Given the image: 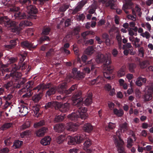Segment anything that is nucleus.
Returning <instances> with one entry per match:
<instances>
[{
	"instance_id": "obj_1",
	"label": "nucleus",
	"mask_w": 153,
	"mask_h": 153,
	"mask_svg": "<svg viewBox=\"0 0 153 153\" xmlns=\"http://www.w3.org/2000/svg\"><path fill=\"white\" fill-rule=\"evenodd\" d=\"M0 24L3 26L11 28L12 32L19 34L21 29V27L31 26L32 24L27 20H24L21 22L19 27L15 22L10 20L7 16H3L0 17Z\"/></svg>"
},
{
	"instance_id": "obj_2",
	"label": "nucleus",
	"mask_w": 153,
	"mask_h": 153,
	"mask_svg": "<svg viewBox=\"0 0 153 153\" xmlns=\"http://www.w3.org/2000/svg\"><path fill=\"white\" fill-rule=\"evenodd\" d=\"M82 93L81 91L76 92L72 96L73 104L76 105L77 108L76 113L82 120H85L88 117L87 113V109L86 108L82 106L83 103V99L82 97Z\"/></svg>"
},
{
	"instance_id": "obj_3",
	"label": "nucleus",
	"mask_w": 153,
	"mask_h": 153,
	"mask_svg": "<svg viewBox=\"0 0 153 153\" xmlns=\"http://www.w3.org/2000/svg\"><path fill=\"white\" fill-rule=\"evenodd\" d=\"M85 137L82 135H77L74 137L68 136L67 138L68 143L69 145H74L76 143L79 144L84 140L85 142L83 143V149L84 150L88 149V148L90 147L92 145L91 141L89 139H85Z\"/></svg>"
},
{
	"instance_id": "obj_4",
	"label": "nucleus",
	"mask_w": 153,
	"mask_h": 153,
	"mask_svg": "<svg viewBox=\"0 0 153 153\" xmlns=\"http://www.w3.org/2000/svg\"><path fill=\"white\" fill-rule=\"evenodd\" d=\"M31 2L30 0H23L22 4L28 14V17L30 19H36L38 10L36 6L30 4Z\"/></svg>"
},
{
	"instance_id": "obj_5",
	"label": "nucleus",
	"mask_w": 153,
	"mask_h": 153,
	"mask_svg": "<svg viewBox=\"0 0 153 153\" xmlns=\"http://www.w3.org/2000/svg\"><path fill=\"white\" fill-rule=\"evenodd\" d=\"M47 89H48V90L46 92V95L50 96L55 93L56 91L57 87L53 85L51 83L49 82L46 84L40 83L37 85L34 88L35 90H36L37 91L39 90L43 91Z\"/></svg>"
},
{
	"instance_id": "obj_6",
	"label": "nucleus",
	"mask_w": 153,
	"mask_h": 153,
	"mask_svg": "<svg viewBox=\"0 0 153 153\" xmlns=\"http://www.w3.org/2000/svg\"><path fill=\"white\" fill-rule=\"evenodd\" d=\"M123 133L119 130V129L116 132V135H114L113 138L116 147L117 149L118 153H126L123 147L124 142L120 137L121 134Z\"/></svg>"
},
{
	"instance_id": "obj_7",
	"label": "nucleus",
	"mask_w": 153,
	"mask_h": 153,
	"mask_svg": "<svg viewBox=\"0 0 153 153\" xmlns=\"http://www.w3.org/2000/svg\"><path fill=\"white\" fill-rule=\"evenodd\" d=\"M67 83H64L60 84L58 88L57 87L56 91L61 94H65L66 95H69L71 94L72 91L77 88V84L73 85L68 90H66L67 88Z\"/></svg>"
},
{
	"instance_id": "obj_8",
	"label": "nucleus",
	"mask_w": 153,
	"mask_h": 153,
	"mask_svg": "<svg viewBox=\"0 0 153 153\" xmlns=\"http://www.w3.org/2000/svg\"><path fill=\"white\" fill-rule=\"evenodd\" d=\"M96 61L98 63H103L105 66H108L110 63V61L106 56L102 54H99L96 56Z\"/></svg>"
},
{
	"instance_id": "obj_9",
	"label": "nucleus",
	"mask_w": 153,
	"mask_h": 153,
	"mask_svg": "<svg viewBox=\"0 0 153 153\" xmlns=\"http://www.w3.org/2000/svg\"><path fill=\"white\" fill-rule=\"evenodd\" d=\"M88 59V57L86 55H83L81 57V59L82 62L84 63L91 66V70L93 71L95 68V64L94 60L92 59L86 62V60Z\"/></svg>"
},
{
	"instance_id": "obj_10",
	"label": "nucleus",
	"mask_w": 153,
	"mask_h": 153,
	"mask_svg": "<svg viewBox=\"0 0 153 153\" xmlns=\"http://www.w3.org/2000/svg\"><path fill=\"white\" fill-rule=\"evenodd\" d=\"M73 77L74 78L80 79L85 77V74L82 72L77 71L76 68H74L72 70Z\"/></svg>"
},
{
	"instance_id": "obj_11",
	"label": "nucleus",
	"mask_w": 153,
	"mask_h": 153,
	"mask_svg": "<svg viewBox=\"0 0 153 153\" xmlns=\"http://www.w3.org/2000/svg\"><path fill=\"white\" fill-rule=\"evenodd\" d=\"M59 106L58 105L57 106V109H59L60 111L63 113L68 112L69 109V105L68 103H65L64 104L59 102Z\"/></svg>"
},
{
	"instance_id": "obj_12",
	"label": "nucleus",
	"mask_w": 153,
	"mask_h": 153,
	"mask_svg": "<svg viewBox=\"0 0 153 153\" xmlns=\"http://www.w3.org/2000/svg\"><path fill=\"white\" fill-rule=\"evenodd\" d=\"M58 104L59 106V102L56 101H52L46 103L45 108L46 109L50 110L51 109L54 108L55 109H57V106Z\"/></svg>"
},
{
	"instance_id": "obj_13",
	"label": "nucleus",
	"mask_w": 153,
	"mask_h": 153,
	"mask_svg": "<svg viewBox=\"0 0 153 153\" xmlns=\"http://www.w3.org/2000/svg\"><path fill=\"white\" fill-rule=\"evenodd\" d=\"M35 88H33V90L35 91V92H39V93L34 95L32 97V100L35 102H39L41 99L42 97L43 96V91H42L41 90H39L37 91L36 90H35Z\"/></svg>"
},
{
	"instance_id": "obj_14",
	"label": "nucleus",
	"mask_w": 153,
	"mask_h": 153,
	"mask_svg": "<svg viewBox=\"0 0 153 153\" xmlns=\"http://www.w3.org/2000/svg\"><path fill=\"white\" fill-rule=\"evenodd\" d=\"M21 45L23 48L28 49H35L37 46V45H33V44L27 40L22 42L21 43Z\"/></svg>"
},
{
	"instance_id": "obj_15",
	"label": "nucleus",
	"mask_w": 153,
	"mask_h": 153,
	"mask_svg": "<svg viewBox=\"0 0 153 153\" xmlns=\"http://www.w3.org/2000/svg\"><path fill=\"white\" fill-rule=\"evenodd\" d=\"M16 18L18 19H25L28 17L26 13L22 11H16L14 14Z\"/></svg>"
},
{
	"instance_id": "obj_16",
	"label": "nucleus",
	"mask_w": 153,
	"mask_h": 153,
	"mask_svg": "<svg viewBox=\"0 0 153 153\" xmlns=\"http://www.w3.org/2000/svg\"><path fill=\"white\" fill-rule=\"evenodd\" d=\"M26 67L25 64L24 62L23 64L22 63H19L18 65H17L16 64H14L13 65L12 68L13 70L14 71H16L21 68L22 71H23L25 70Z\"/></svg>"
},
{
	"instance_id": "obj_17",
	"label": "nucleus",
	"mask_w": 153,
	"mask_h": 153,
	"mask_svg": "<svg viewBox=\"0 0 153 153\" xmlns=\"http://www.w3.org/2000/svg\"><path fill=\"white\" fill-rule=\"evenodd\" d=\"M117 0H108L105 3V7H109L111 10H114L117 7L115 2Z\"/></svg>"
},
{
	"instance_id": "obj_18",
	"label": "nucleus",
	"mask_w": 153,
	"mask_h": 153,
	"mask_svg": "<svg viewBox=\"0 0 153 153\" xmlns=\"http://www.w3.org/2000/svg\"><path fill=\"white\" fill-rule=\"evenodd\" d=\"M78 127V124L70 122L67 124L66 128L68 131H75L77 130Z\"/></svg>"
},
{
	"instance_id": "obj_19",
	"label": "nucleus",
	"mask_w": 153,
	"mask_h": 153,
	"mask_svg": "<svg viewBox=\"0 0 153 153\" xmlns=\"http://www.w3.org/2000/svg\"><path fill=\"white\" fill-rule=\"evenodd\" d=\"M34 84V82L32 81H29L26 84L23 86V87L21 90L20 91L22 92L28 91V89L31 88Z\"/></svg>"
},
{
	"instance_id": "obj_20",
	"label": "nucleus",
	"mask_w": 153,
	"mask_h": 153,
	"mask_svg": "<svg viewBox=\"0 0 153 153\" xmlns=\"http://www.w3.org/2000/svg\"><path fill=\"white\" fill-rule=\"evenodd\" d=\"M13 97V95L11 94L4 96L3 97V99L6 100L5 103L4 105L5 108H7L8 106L10 105V102H9L8 101H10Z\"/></svg>"
},
{
	"instance_id": "obj_21",
	"label": "nucleus",
	"mask_w": 153,
	"mask_h": 153,
	"mask_svg": "<svg viewBox=\"0 0 153 153\" xmlns=\"http://www.w3.org/2000/svg\"><path fill=\"white\" fill-rule=\"evenodd\" d=\"M133 5V3L131 2H129L126 3L125 4H124L123 7V9L125 13L128 14L129 12L127 10L128 9H132V6Z\"/></svg>"
},
{
	"instance_id": "obj_22",
	"label": "nucleus",
	"mask_w": 153,
	"mask_h": 153,
	"mask_svg": "<svg viewBox=\"0 0 153 153\" xmlns=\"http://www.w3.org/2000/svg\"><path fill=\"white\" fill-rule=\"evenodd\" d=\"M68 117L69 119L74 121L78 120L80 119L78 113L76 112H72L71 114H69Z\"/></svg>"
},
{
	"instance_id": "obj_23",
	"label": "nucleus",
	"mask_w": 153,
	"mask_h": 153,
	"mask_svg": "<svg viewBox=\"0 0 153 153\" xmlns=\"http://www.w3.org/2000/svg\"><path fill=\"white\" fill-rule=\"evenodd\" d=\"M27 79L25 78H21L18 80L17 83L14 85V87L16 88H19L23 85L26 82Z\"/></svg>"
},
{
	"instance_id": "obj_24",
	"label": "nucleus",
	"mask_w": 153,
	"mask_h": 153,
	"mask_svg": "<svg viewBox=\"0 0 153 153\" xmlns=\"http://www.w3.org/2000/svg\"><path fill=\"white\" fill-rule=\"evenodd\" d=\"M47 128L45 127H43L36 132V136L38 137H42L43 136L45 133L46 132Z\"/></svg>"
},
{
	"instance_id": "obj_25",
	"label": "nucleus",
	"mask_w": 153,
	"mask_h": 153,
	"mask_svg": "<svg viewBox=\"0 0 153 153\" xmlns=\"http://www.w3.org/2000/svg\"><path fill=\"white\" fill-rule=\"evenodd\" d=\"M54 129L56 132L61 133L64 131L65 128L63 124H58L54 126Z\"/></svg>"
},
{
	"instance_id": "obj_26",
	"label": "nucleus",
	"mask_w": 153,
	"mask_h": 153,
	"mask_svg": "<svg viewBox=\"0 0 153 153\" xmlns=\"http://www.w3.org/2000/svg\"><path fill=\"white\" fill-rule=\"evenodd\" d=\"M119 129L123 133L125 132L128 129V125L126 122L121 123L119 125Z\"/></svg>"
},
{
	"instance_id": "obj_27",
	"label": "nucleus",
	"mask_w": 153,
	"mask_h": 153,
	"mask_svg": "<svg viewBox=\"0 0 153 153\" xmlns=\"http://www.w3.org/2000/svg\"><path fill=\"white\" fill-rule=\"evenodd\" d=\"M93 126L90 123H85L83 127V130L85 132H90L93 129Z\"/></svg>"
},
{
	"instance_id": "obj_28",
	"label": "nucleus",
	"mask_w": 153,
	"mask_h": 153,
	"mask_svg": "<svg viewBox=\"0 0 153 153\" xmlns=\"http://www.w3.org/2000/svg\"><path fill=\"white\" fill-rule=\"evenodd\" d=\"M19 112L21 113V115L22 116H25L28 112L27 107L23 105H22L19 110Z\"/></svg>"
},
{
	"instance_id": "obj_29",
	"label": "nucleus",
	"mask_w": 153,
	"mask_h": 153,
	"mask_svg": "<svg viewBox=\"0 0 153 153\" xmlns=\"http://www.w3.org/2000/svg\"><path fill=\"white\" fill-rule=\"evenodd\" d=\"M140 11L141 9L137 4L136 5L134 8L132 9V13L134 16H135V17L136 16V12L138 13V15L139 16H141L142 13L140 12Z\"/></svg>"
},
{
	"instance_id": "obj_30",
	"label": "nucleus",
	"mask_w": 153,
	"mask_h": 153,
	"mask_svg": "<svg viewBox=\"0 0 153 153\" xmlns=\"http://www.w3.org/2000/svg\"><path fill=\"white\" fill-rule=\"evenodd\" d=\"M102 39L105 40V42L107 45H110V37L108 33H103L102 36Z\"/></svg>"
},
{
	"instance_id": "obj_31",
	"label": "nucleus",
	"mask_w": 153,
	"mask_h": 153,
	"mask_svg": "<svg viewBox=\"0 0 153 153\" xmlns=\"http://www.w3.org/2000/svg\"><path fill=\"white\" fill-rule=\"evenodd\" d=\"M146 79L145 77L140 76L138 77L137 80L136 82V84L138 86H140L142 85L143 83H145L146 82Z\"/></svg>"
},
{
	"instance_id": "obj_32",
	"label": "nucleus",
	"mask_w": 153,
	"mask_h": 153,
	"mask_svg": "<svg viewBox=\"0 0 153 153\" xmlns=\"http://www.w3.org/2000/svg\"><path fill=\"white\" fill-rule=\"evenodd\" d=\"M107 70L106 72L103 73V75L105 78L108 79H111L110 75L113 71V68H109L108 66Z\"/></svg>"
},
{
	"instance_id": "obj_33",
	"label": "nucleus",
	"mask_w": 153,
	"mask_h": 153,
	"mask_svg": "<svg viewBox=\"0 0 153 153\" xmlns=\"http://www.w3.org/2000/svg\"><path fill=\"white\" fill-rule=\"evenodd\" d=\"M12 71L13 72V73L11 74V75L12 77L16 80H18L21 78L22 74L20 72H16V71H14L13 70L12 68Z\"/></svg>"
},
{
	"instance_id": "obj_34",
	"label": "nucleus",
	"mask_w": 153,
	"mask_h": 153,
	"mask_svg": "<svg viewBox=\"0 0 153 153\" xmlns=\"http://www.w3.org/2000/svg\"><path fill=\"white\" fill-rule=\"evenodd\" d=\"M51 140V138L50 137H45L41 140L40 143L43 145L46 146L50 144Z\"/></svg>"
},
{
	"instance_id": "obj_35",
	"label": "nucleus",
	"mask_w": 153,
	"mask_h": 153,
	"mask_svg": "<svg viewBox=\"0 0 153 153\" xmlns=\"http://www.w3.org/2000/svg\"><path fill=\"white\" fill-rule=\"evenodd\" d=\"M40 108V105H36L33 108V111L35 117H38L41 115V114L39 112Z\"/></svg>"
},
{
	"instance_id": "obj_36",
	"label": "nucleus",
	"mask_w": 153,
	"mask_h": 153,
	"mask_svg": "<svg viewBox=\"0 0 153 153\" xmlns=\"http://www.w3.org/2000/svg\"><path fill=\"white\" fill-rule=\"evenodd\" d=\"M92 95L89 94L84 101V104L87 106H89L92 103Z\"/></svg>"
},
{
	"instance_id": "obj_37",
	"label": "nucleus",
	"mask_w": 153,
	"mask_h": 153,
	"mask_svg": "<svg viewBox=\"0 0 153 153\" xmlns=\"http://www.w3.org/2000/svg\"><path fill=\"white\" fill-rule=\"evenodd\" d=\"M126 67L125 65L123 66L117 72V76L119 77L124 76L126 74Z\"/></svg>"
},
{
	"instance_id": "obj_38",
	"label": "nucleus",
	"mask_w": 153,
	"mask_h": 153,
	"mask_svg": "<svg viewBox=\"0 0 153 153\" xmlns=\"http://www.w3.org/2000/svg\"><path fill=\"white\" fill-rule=\"evenodd\" d=\"M23 142L19 140H15L13 145V147L15 149H19L22 145Z\"/></svg>"
},
{
	"instance_id": "obj_39",
	"label": "nucleus",
	"mask_w": 153,
	"mask_h": 153,
	"mask_svg": "<svg viewBox=\"0 0 153 153\" xmlns=\"http://www.w3.org/2000/svg\"><path fill=\"white\" fill-rule=\"evenodd\" d=\"M113 112L114 114L119 117H121L124 114L123 111L122 109L118 110L117 108H114Z\"/></svg>"
},
{
	"instance_id": "obj_40",
	"label": "nucleus",
	"mask_w": 153,
	"mask_h": 153,
	"mask_svg": "<svg viewBox=\"0 0 153 153\" xmlns=\"http://www.w3.org/2000/svg\"><path fill=\"white\" fill-rule=\"evenodd\" d=\"M42 36L39 39V44L43 43L45 41H49L50 40L49 37L47 36L42 35Z\"/></svg>"
},
{
	"instance_id": "obj_41",
	"label": "nucleus",
	"mask_w": 153,
	"mask_h": 153,
	"mask_svg": "<svg viewBox=\"0 0 153 153\" xmlns=\"http://www.w3.org/2000/svg\"><path fill=\"white\" fill-rule=\"evenodd\" d=\"M13 126V123H5L2 125L1 127V130H6Z\"/></svg>"
},
{
	"instance_id": "obj_42",
	"label": "nucleus",
	"mask_w": 153,
	"mask_h": 153,
	"mask_svg": "<svg viewBox=\"0 0 153 153\" xmlns=\"http://www.w3.org/2000/svg\"><path fill=\"white\" fill-rule=\"evenodd\" d=\"M115 123L109 122L108 125V126L105 127V130L107 131H109L110 130H112L114 128L116 127Z\"/></svg>"
},
{
	"instance_id": "obj_43",
	"label": "nucleus",
	"mask_w": 153,
	"mask_h": 153,
	"mask_svg": "<svg viewBox=\"0 0 153 153\" xmlns=\"http://www.w3.org/2000/svg\"><path fill=\"white\" fill-rule=\"evenodd\" d=\"M51 30L50 28L48 27H44L43 28L42 35L47 36L48 35Z\"/></svg>"
},
{
	"instance_id": "obj_44",
	"label": "nucleus",
	"mask_w": 153,
	"mask_h": 153,
	"mask_svg": "<svg viewBox=\"0 0 153 153\" xmlns=\"http://www.w3.org/2000/svg\"><path fill=\"white\" fill-rule=\"evenodd\" d=\"M45 124V121L44 120H40L39 122L35 123L34 125V126L35 128H37L44 126Z\"/></svg>"
},
{
	"instance_id": "obj_45",
	"label": "nucleus",
	"mask_w": 153,
	"mask_h": 153,
	"mask_svg": "<svg viewBox=\"0 0 153 153\" xmlns=\"http://www.w3.org/2000/svg\"><path fill=\"white\" fill-rule=\"evenodd\" d=\"M66 139L65 136L64 135H61L58 137L56 141L58 143L60 144L62 143Z\"/></svg>"
},
{
	"instance_id": "obj_46",
	"label": "nucleus",
	"mask_w": 153,
	"mask_h": 153,
	"mask_svg": "<svg viewBox=\"0 0 153 153\" xmlns=\"http://www.w3.org/2000/svg\"><path fill=\"white\" fill-rule=\"evenodd\" d=\"M64 119V116L62 115H56L54 118V121L56 122L62 121Z\"/></svg>"
},
{
	"instance_id": "obj_47",
	"label": "nucleus",
	"mask_w": 153,
	"mask_h": 153,
	"mask_svg": "<svg viewBox=\"0 0 153 153\" xmlns=\"http://www.w3.org/2000/svg\"><path fill=\"white\" fill-rule=\"evenodd\" d=\"M48 0H33V3L38 5H42L44 4V2Z\"/></svg>"
},
{
	"instance_id": "obj_48",
	"label": "nucleus",
	"mask_w": 153,
	"mask_h": 153,
	"mask_svg": "<svg viewBox=\"0 0 153 153\" xmlns=\"http://www.w3.org/2000/svg\"><path fill=\"white\" fill-rule=\"evenodd\" d=\"M152 94L149 93H146L143 97L144 101H149L152 99Z\"/></svg>"
},
{
	"instance_id": "obj_49",
	"label": "nucleus",
	"mask_w": 153,
	"mask_h": 153,
	"mask_svg": "<svg viewBox=\"0 0 153 153\" xmlns=\"http://www.w3.org/2000/svg\"><path fill=\"white\" fill-rule=\"evenodd\" d=\"M94 33L92 31H87L82 33L81 36L85 38L88 35L90 34L94 35Z\"/></svg>"
},
{
	"instance_id": "obj_50",
	"label": "nucleus",
	"mask_w": 153,
	"mask_h": 153,
	"mask_svg": "<svg viewBox=\"0 0 153 153\" xmlns=\"http://www.w3.org/2000/svg\"><path fill=\"white\" fill-rule=\"evenodd\" d=\"M94 52V49L92 47H88L85 50V53L88 55H91Z\"/></svg>"
},
{
	"instance_id": "obj_51",
	"label": "nucleus",
	"mask_w": 153,
	"mask_h": 153,
	"mask_svg": "<svg viewBox=\"0 0 153 153\" xmlns=\"http://www.w3.org/2000/svg\"><path fill=\"white\" fill-rule=\"evenodd\" d=\"M136 65L134 63H130L129 65L128 68L129 71L132 73L134 72L135 71L134 69L136 68Z\"/></svg>"
},
{
	"instance_id": "obj_52",
	"label": "nucleus",
	"mask_w": 153,
	"mask_h": 153,
	"mask_svg": "<svg viewBox=\"0 0 153 153\" xmlns=\"http://www.w3.org/2000/svg\"><path fill=\"white\" fill-rule=\"evenodd\" d=\"M69 7V5L64 4L60 7L59 10L61 12H64L68 9Z\"/></svg>"
},
{
	"instance_id": "obj_53",
	"label": "nucleus",
	"mask_w": 153,
	"mask_h": 153,
	"mask_svg": "<svg viewBox=\"0 0 153 153\" xmlns=\"http://www.w3.org/2000/svg\"><path fill=\"white\" fill-rule=\"evenodd\" d=\"M133 140L132 138H128L127 141V147L128 148L131 147L133 145Z\"/></svg>"
},
{
	"instance_id": "obj_54",
	"label": "nucleus",
	"mask_w": 153,
	"mask_h": 153,
	"mask_svg": "<svg viewBox=\"0 0 153 153\" xmlns=\"http://www.w3.org/2000/svg\"><path fill=\"white\" fill-rule=\"evenodd\" d=\"M13 85V82L12 81H9L7 83L4 85V87L8 90L9 89L10 87H12Z\"/></svg>"
},
{
	"instance_id": "obj_55",
	"label": "nucleus",
	"mask_w": 153,
	"mask_h": 153,
	"mask_svg": "<svg viewBox=\"0 0 153 153\" xmlns=\"http://www.w3.org/2000/svg\"><path fill=\"white\" fill-rule=\"evenodd\" d=\"M30 123L29 122H26L22 125L21 127V128L22 130H24L27 128H29L30 126Z\"/></svg>"
},
{
	"instance_id": "obj_56",
	"label": "nucleus",
	"mask_w": 153,
	"mask_h": 153,
	"mask_svg": "<svg viewBox=\"0 0 153 153\" xmlns=\"http://www.w3.org/2000/svg\"><path fill=\"white\" fill-rule=\"evenodd\" d=\"M82 8L79 7V6L77 5L75 9H74L72 12V14L73 15H74L76 13L80 11Z\"/></svg>"
},
{
	"instance_id": "obj_57",
	"label": "nucleus",
	"mask_w": 153,
	"mask_h": 153,
	"mask_svg": "<svg viewBox=\"0 0 153 153\" xmlns=\"http://www.w3.org/2000/svg\"><path fill=\"white\" fill-rule=\"evenodd\" d=\"M30 131L29 130H27L21 133L20 136L22 138H24L25 136L29 135Z\"/></svg>"
},
{
	"instance_id": "obj_58",
	"label": "nucleus",
	"mask_w": 153,
	"mask_h": 153,
	"mask_svg": "<svg viewBox=\"0 0 153 153\" xmlns=\"http://www.w3.org/2000/svg\"><path fill=\"white\" fill-rule=\"evenodd\" d=\"M102 77L100 76H98L96 79H94L93 80L91 81V83L92 85L94 84L96 82H98L100 81V80L101 79Z\"/></svg>"
},
{
	"instance_id": "obj_59",
	"label": "nucleus",
	"mask_w": 153,
	"mask_h": 153,
	"mask_svg": "<svg viewBox=\"0 0 153 153\" xmlns=\"http://www.w3.org/2000/svg\"><path fill=\"white\" fill-rule=\"evenodd\" d=\"M147 63L146 61H144L142 62L139 61L140 65L142 68H144L146 67V64Z\"/></svg>"
},
{
	"instance_id": "obj_60",
	"label": "nucleus",
	"mask_w": 153,
	"mask_h": 153,
	"mask_svg": "<svg viewBox=\"0 0 153 153\" xmlns=\"http://www.w3.org/2000/svg\"><path fill=\"white\" fill-rule=\"evenodd\" d=\"M88 0H82L78 4V5L82 8L87 2Z\"/></svg>"
},
{
	"instance_id": "obj_61",
	"label": "nucleus",
	"mask_w": 153,
	"mask_h": 153,
	"mask_svg": "<svg viewBox=\"0 0 153 153\" xmlns=\"http://www.w3.org/2000/svg\"><path fill=\"white\" fill-rule=\"evenodd\" d=\"M76 18L78 20H83L85 18V16L83 14H81L76 16Z\"/></svg>"
},
{
	"instance_id": "obj_62",
	"label": "nucleus",
	"mask_w": 153,
	"mask_h": 153,
	"mask_svg": "<svg viewBox=\"0 0 153 153\" xmlns=\"http://www.w3.org/2000/svg\"><path fill=\"white\" fill-rule=\"evenodd\" d=\"M98 7L97 2L96 1H94V2L91 6L89 7H91V8L94 9L95 10L97 9Z\"/></svg>"
},
{
	"instance_id": "obj_63",
	"label": "nucleus",
	"mask_w": 153,
	"mask_h": 153,
	"mask_svg": "<svg viewBox=\"0 0 153 153\" xmlns=\"http://www.w3.org/2000/svg\"><path fill=\"white\" fill-rule=\"evenodd\" d=\"M17 59L16 57H11L9 59L8 62L9 63H13L16 62L17 61Z\"/></svg>"
},
{
	"instance_id": "obj_64",
	"label": "nucleus",
	"mask_w": 153,
	"mask_h": 153,
	"mask_svg": "<svg viewBox=\"0 0 153 153\" xmlns=\"http://www.w3.org/2000/svg\"><path fill=\"white\" fill-rule=\"evenodd\" d=\"M78 150L79 149L77 148H74L69 150V153H77Z\"/></svg>"
}]
</instances>
